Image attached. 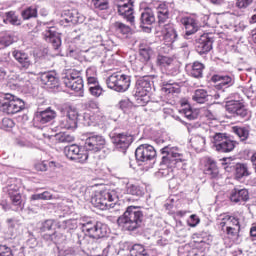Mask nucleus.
<instances>
[{"mask_svg": "<svg viewBox=\"0 0 256 256\" xmlns=\"http://www.w3.org/2000/svg\"><path fill=\"white\" fill-rule=\"evenodd\" d=\"M80 225L82 227L83 234L78 235V243L83 247L93 243L95 239H103V237H107V233H109V227L107 224H103L102 222L86 219L82 220Z\"/></svg>", "mask_w": 256, "mask_h": 256, "instance_id": "f257e3e1", "label": "nucleus"}, {"mask_svg": "<svg viewBox=\"0 0 256 256\" xmlns=\"http://www.w3.org/2000/svg\"><path fill=\"white\" fill-rule=\"evenodd\" d=\"M156 9L158 24L160 27L162 26L164 43L166 45H173V43H175L178 39L179 35L177 34L175 25L173 23H167V21H169V15L171 14V4L167 2L160 3Z\"/></svg>", "mask_w": 256, "mask_h": 256, "instance_id": "f03ea898", "label": "nucleus"}, {"mask_svg": "<svg viewBox=\"0 0 256 256\" xmlns=\"http://www.w3.org/2000/svg\"><path fill=\"white\" fill-rule=\"evenodd\" d=\"M162 155V165H166L170 170H163L161 173L164 177L167 175H171L173 173V169L175 167H181V163H185L187 158H185V154L181 152V150L177 147L165 146L160 150Z\"/></svg>", "mask_w": 256, "mask_h": 256, "instance_id": "7ed1b4c3", "label": "nucleus"}, {"mask_svg": "<svg viewBox=\"0 0 256 256\" xmlns=\"http://www.w3.org/2000/svg\"><path fill=\"white\" fill-rule=\"evenodd\" d=\"M117 222L124 231H136L143 223V212L137 207L129 206L124 214L118 218Z\"/></svg>", "mask_w": 256, "mask_h": 256, "instance_id": "20e7f679", "label": "nucleus"}, {"mask_svg": "<svg viewBox=\"0 0 256 256\" xmlns=\"http://www.w3.org/2000/svg\"><path fill=\"white\" fill-rule=\"evenodd\" d=\"M119 201V195L115 190H104L96 194L91 203L97 209L101 211H107L108 209H113Z\"/></svg>", "mask_w": 256, "mask_h": 256, "instance_id": "39448f33", "label": "nucleus"}, {"mask_svg": "<svg viewBox=\"0 0 256 256\" xmlns=\"http://www.w3.org/2000/svg\"><path fill=\"white\" fill-rule=\"evenodd\" d=\"M25 109V102L12 94H5L0 98V111L6 115H15Z\"/></svg>", "mask_w": 256, "mask_h": 256, "instance_id": "423d86ee", "label": "nucleus"}, {"mask_svg": "<svg viewBox=\"0 0 256 256\" xmlns=\"http://www.w3.org/2000/svg\"><path fill=\"white\" fill-rule=\"evenodd\" d=\"M106 83L109 89L125 93L131 87V76L123 72H115L107 78Z\"/></svg>", "mask_w": 256, "mask_h": 256, "instance_id": "0eeeda50", "label": "nucleus"}, {"mask_svg": "<svg viewBox=\"0 0 256 256\" xmlns=\"http://www.w3.org/2000/svg\"><path fill=\"white\" fill-rule=\"evenodd\" d=\"M211 142L218 153H231L237 147V142L225 133H216L212 136Z\"/></svg>", "mask_w": 256, "mask_h": 256, "instance_id": "6e6552de", "label": "nucleus"}, {"mask_svg": "<svg viewBox=\"0 0 256 256\" xmlns=\"http://www.w3.org/2000/svg\"><path fill=\"white\" fill-rule=\"evenodd\" d=\"M64 155L70 161H75L76 163H87L89 159V152L85 150V148H81L76 144L66 146L64 148Z\"/></svg>", "mask_w": 256, "mask_h": 256, "instance_id": "1a4fd4ad", "label": "nucleus"}, {"mask_svg": "<svg viewBox=\"0 0 256 256\" xmlns=\"http://www.w3.org/2000/svg\"><path fill=\"white\" fill-rule=\"evenodd\" d=\"M151 91V80L148 77L139 78L136 82L135 95L138 103L145 105L149 103V92Z\"/></svg>", "mask_w": 256, "mask_h": 256, "instance_id": "9d476101", "label": "nucleus"}, {"mask_svg": "<svg viewBox=\"0 0 256 256\" xmlns=\"http://www.w3.org/2000/svg\"><path fill=\"white\" fill-rule=\"evenodd\" d=\"M110 138L114 147L122 151V153H125L131 146V143H133V135L127 132L111 133Z\"/></svg>", "mask_w": 256, "mask_h": 256, "instance_id": "9b49d317", "label": "nucleus"}, {"mask_svg": "<svg viewBox=\"0 0 256 256\" xmlns=\"http://www.w3.org/2000/svg\"><path fill=\"white\" fill-rule=\"evenodd\" d=\"M135 157L139 163H149L157 157V150L150 144H142L136 148Z\"/></svg>", "mask_w": 256, "mask_h": 256, "instance_id": "f8f14e48", "label": "nucleus"}, {"mask_svg": "<svg viewBox=\"0 0 256 256\" xmlns=\"http://www.w3.org/2000/svg\"><path fill=\"white\" fill-rule=\"evenodd\" d=\"M79 116L77 109L68 106L62 109V116L60 121H62V127L64 129H77V117Z\"/></svg>", "mask_w": 256, "mask_h": 256, "instance_id": "ddd939ff", "label": "nucleus"}, {"mask_svg": "<svg viewBox=\"0 0 256 256\" xmlns=\"http://www.w3.org/2000/svg\"><path fill=\"white\" fill-rule=\"evenodd\" d=\"M85 140L84 149L86 153L91 151L92 153H99V151L105 149V138L101 135L89 134Z\"/></svg>", "mask_w": 256, "mask_h": 256, "instance_id": "4468645a", "label": "nucleus"}, {"mask_svg": "<svg viewBox=\"0 0 256 256\" xmlns=\"http://www.w3.org/2000/svg\"><path fill=\"white\" fill-rule=\"evenodd\" d=\"M83 119L86 125L93 127H103L107 122V117L101 111L84 113Z\"/></svg>", "mask_w": 256, "mask_h": 256, "instance_id": "2eb2a0df", "label": "nucleus"}, {"mask_svg": "<svg viewBox=\"0 0 256 256\" xmlns=\"http://www.w3.org/2000/svg\"><path fill=\"white\" fill-rule=\"evenodd\" d=\"M180 23L185 28V39H188L189 36L195 35L199 31V21L193 16L182 17Z\"/></svg>", "mask_w": 256, "mask_h": 256, "instance_id": "dca6fc26", "label": "nucleus"}, {"mask_svg": "<svg viewBox=\"0 0 256 256\" xmlns=\"http://www.w3.org/2000/svg\"><path fill=\"white\" fill-rule=\"evenodd\" d=\"M213 49V38L209 34H203L196 43V51L200 55H205Z\"/></svg>", "mask_w": 256, "mask_h": 256, "instance_id": "f3484780", "label": "nucleus"}, {"mask_svg": "<svg viewBox=\"0 0 256 256\" xmlns=\"http://www.w3.org/2000/svg\"><path fill=\"white\" fill-rule=\"evenodd\" d=\"M158 65L161 67V69H164L167 75L175 76L177 73H179V69L175 67V64H173V59L171 57L167 56H158Z\"/></svg>", "mask_w": 256, "mask_h": 256, "instance_id": "a211bd4d", "label": "nucleus"}, {"mask_svg": "<svg viewBox=\"0 0 256 256\" xmlns=\"http://www.w3.org/2000/svg\"><path fill=\"white\" fill-rule=\"evenodd\" d=\"M45 40L54 47V49H59L61 47V37L55 32V27L47 26L46 30L43 32Z\"/></svg>", "mask_w": 256, "mask_h": 256, "instance_id": "6ab92c4d", "label": "nucleus"}, {"mask_svg": "<svg viewBox=\"0 0 256 256\" xmlns=\"http://www.w3.org/2000/svg\"><path fill=\"white\" fill-rule=\"evenodd\" d=\"M117 9L119 15L125 17L130 23L135 21V17H133V4H131L129 0H126V2H119Z\"/></svg>", "mask_w": 256, "mask_h": 256, "instance_id": "aec40b11", "label": "nucleus"}, {"mask_svg": "<svg viewBox=\"0 0 256 256\" xmlns=\"http://www.w3.org/2000/svg\"><path fill=\"white\" fill-rule=\"evenodd\" d=\"M12 57L19 63L21 69H29L31 65H33V61H31V57L29 54L25 53L21 50H14L12 52Z\"/></svg>", "mask_w": 256, "mask_h": 256, "instance_id": "412c9836", "label": "nucleus"}, {"mask_svg": "<svg viewBox=\"0 0 256 256\" xmlns=\"http://www.w3.org/2000/svg\"><path fill=\"white\" fill-rule=\"evenodd\" d=\"M249 199V190L247 188H234L230 193L232 203H245Z\"/></svg>", "mask_w": 256, "mask_h": 256, "instance_id": "4be33fe9", "label": "nucleus"}, {"mask_svg": "<svg viewBox=\"0 0 256 256\" xmlns=\"http://www.w3.org/2000/svg\"><path fill=\"white\" fill-rule=\"evenodd\" d=\"M57 117V113L51 108H47L46 110L37 112L35 115V121L40 123L41 125H45V123H49L53 121Z\"/></svg>", "mask_w": 256, "mask_h": 256, "instance_id": "5701e85b", "label": "nucleus"}, {"mask_svg": "<svg viewBox=\"0 0 256 256\" xmlns=\"http://www.w3.org/2000/svg\"><path fill=\"white\" fill-rule=\"evenodd\" d=\"M64 21L65 23L77 25V23H83V21H85V16H83V14L79 13L77 10H68L65 12Z\"/></svg>", "mask_w": 256, "mask_h": 256, "instance_id": "b1692460", "label": "nucleus"}, {"mask_svg": "<svg viewBox=\"0 0 256 256\" xmlns=\"http://www.w3.org/2000/svg\"><path fill=\"white\" fill-rule=\"evenodd\" d=\"M40 81L42 85H46L48 89H53V87H57V84L59 83V79L55 77V74L53 72H45L41 74Z\"/></svg>", "mask_w": 256, "mask_h": 256, "instance_id": "393cba45", "label": "nucleus"}, {"mask_svg": "<svg viewBox=\"0 0 256 256\" xmlns=\"http://www.w3.org/2000/svg\"><path fill=\"white\" fill-rule=\"evenodd\" d=\"M204 173L208 175L210 179H217V177H219V168L217 167V162L211 158H208Z\"/></svg>", "mask_w": 256, "mask_h": 256, "instance_id": "a878e982", "label": "nucleus"}, {"mask_svg": "<svg viewBox=\"0 0 256 256\" xmlns=\"http://www.w3.org/2000/svg\"><path fill=\"white\" fill-rule=\"evenodd\" d=\"M113 27H114L115 33H117V35L122 37V39H129V37H131L132 35L131 27L121 22H115L113 24Z\"/></svg>", "mask_w": 256, "mask_h": 256, "instance_id": "bb28decb", "label": "nucleus"}, {"mask_svg": "<svg viewBox=\"0 0 256 256\" xmlns=\"http://www.w3.org/2000/svg\"><path fill=\"white\" fill-rule=\"evenodd\" d=\"M212 81L218 83L220 87H225L226 89L234 85L235 80L229 75H214L212 76Z\"/></svg>", "mask_w": 256, "mask_h": 256, "instance_id": "cd10ccee", "label": "nucleus"}, {"mask_svg": "<svg viewBox=\"0 0 256 256\" xmlns=\"http://www.w3.org/2000/svg\"><path fill=\"white\" fill-rule=\"evenodd\" d=\"M224 231L230 237V239L237 240L239 239V232L241 231V224H239V220H233V224L226 226Z\"/></svg>", "mask_w": 256, "mask_h": 256, "instance_id": "c85d7f7f", "label": "nucleus"}, {"mask_svg": "<svg viewBox=\"0 0 256 256\" xmlns=\"http://www.w3.org/2000/svg\"><path fill=\"white\" fill-rule=\"evenodd\" d=\"M155 23V14L153 10L146 8L140 17V27H145L146 25H153Z\"/></svg>", "mask_w": 256, "mask_h": 256, "instance_id": "c756f323", "label": "nucleus"}, {"mask_svg": "<svg viewBox=\"0 0 256 256\" xmlns=\"http://www.w3.org/2000/svg\"><path fill=\"white\" fill-rule=\"evenodd\" d=\"M79 78H81V71L75 70V69L67 70L66 73H64L62 76V80L65 87H67L68 85H71L72 81H75Z\"/></svg>", "mask_w": 256, "mask_h": 256, "instance_id": "7c9ffc66", "label": "nucleus"}, {"mask_svg": "<svg viewBox=\"0 0 256 256\" xmlns=\"http://www.w3.org/2000/svg\"><path fill=\"white\" fill-rule=\"evenodd\" d=\"M9 199L14 211H23V209H25V202L23 201V196L21 194L9 196Z\"/></svg>", "mask_w": 256, "mask_h": 256, "instance_id": "2f4dec72", "label": "nucleus"}, {"mask_svg": "<svg viewBox=\"0 0 256 256\" xmlns=\"http://www.w3.org/2000/svg\"><path fill=\"white\" fill-rule=\"evenodd\" d=\"M209 93L205 89H197L192 96L193 101L199 104L207 103L209 101Z\"/></svg>", "mask_w": 256, "mask_h": 256, "instance_id": "473e14b6", "label": "nucleus"}, {"mask_svg": "<svg viewBox=\"0 0 256 256\" xmlns=\"http://www.w3.org/2000/svg\"><path fill=\"white\" fill-rule=\"evenodd\" d=\"M249 175H251V171H249V166H247V164L236 165L235 178L238 181H241V179L245 177H249Z\"/></svg>", "mask_w": 256, "mask_h": 256, "instance_id": "72a5a7b5", "label": "nucleus"}, {"mask_svg": "<svg viewBox=\"0 0 256 256\" xmlns=\"http://www.w3.org/2000/svg\"><path fill=\"white\" fill-rule=\"evenodd\" d=\"M205 69V65L199 61H196L192 64L190 75L191 77H194L195 79H200V77H203V71Z\"/></svg>", "mask_w": 256, "mask_h": 256, "instance_id": "f704fd0d", "label": "nucleus"}, {"mask_svg": "<svg viewBox=\"0 0 256 256\" xmlns=\"http://www.w3.org/2000/svg\"><path fill=\"white\" fill-rule=\"evenodd\" d=\"M161 91L167 97H171V95H174V93H181V88L177 84H164Z\"/></svg>", "mask_w": 256, "mask_h": 256, "instance_id": "c9c22d12", "label": "nucleus"}, {"mask_svg": "<svg viewBox=\"0 0 256 256\" xmlns=\"http://www.w3.org/2000/svg\"><path fill=\"white\" fill-rule=\"evenodd\" d=\"M126 193L128 195H133L134 197H143L145 192L139 185L127 184Z\"/></svg>", "mask_w": 256, "mask_h": 256, "instance_id": "e433bc0d", "label": "nucleus"}, {"mask_svg": "<svg viewBox=\"0 0 256 256\" xmlns=\"http://www.w3.org/2000/svg\"><path fill=\"white\" fill-rule=\"evenodd\" d=\"M220 219V227H222V231H225V227H229V225L233 224V221H239L238 218L230 216L229 214H221L219 216Z\"/></svg>", "mask_w": 256, "mask_h": 256, "instance_id": "4c0bfd02", "label": "nucleus"}, {"mask_svg": "<svg viewBox=\"0 0 256 256\" xmlns=\"http://www.w3.org/2000/svg\"><path fill=\"white\" fill-rule=\"evenodd\" d=\"M66 87L72 91H75L76 93H83V77L76 78V80L70 82V85Z\"/></svg>", "mask_w": 256, "mask_h": 256, "instance_id": "58836bf2", "label": "nucleus"}, {"mask_svg": "<svg viewBox=\"0 0 256 256\" xmlns=\"http://www.w3.org/2000/svg\"><path fill=\"white\" fill-rule=\"evenodd\" d=\"M152 52L151 47L141 46L139 49L140 61H142V63H147V61L151 59Z\"/></svg>", "mask_w": 256, "mask_h": 256, "instance_id": "ea45409f", "label": "nucleus"}, {"mask_svg": "<svg viewBox=\"0 0 256 256\" xmlns=\"http://www.w3.org/2000/svg\"><path fill=\"white\" fill-rule=\"evenodd\" d=\"M15 38L11 33H4L0 36V47L5 48L9 47V45H13Z\"/></svg>", "mask_w": 256, "mask_h": 256, "instance_id": "a19ab883", "label": "nucleus"}, {"mask_svg": "<svg viewBox=\"0 0 256 256\" xmlns=\"http://www.w3.org/2000/svg\"><path fill=\"white\" fill-rule=\"evenodd\" d=\"M240 107H241V102L237 100L226 101L225 109L228 113H231V115H235V113H237V110Z\"/></svg>", "mask_w": 256, "mask_h": 256, "instance_id": "79ce46f5", "label": "nucleus"}, {"mask_svg": "<svg viewBox=\"0 0 256 256\" xmlns=\"http://www.w3.org/2000/svg\"><path fill=\"white\" fill-rule=\"evenodd\" d=\"M232 131L233 133H235V135L239 137L240 141H245L249 137V130H247L246 128L234 126L232 128Z\"/></svg>", "mask_w": 256, "mask_h": 256, "instance_id": "37998d69", "label": "nucleus"}, {"mask_svg": "<svg viewBox=\"0 0 256 256\" xmlns=\"http://www.w3.org/2000/svg\"><path fill=\"white\" fill-rule=\"evenodd\" d=\"M130 255L131 256H149V254H147V250H145V247L141 244H135L130 250Z\"/></svg>", "mask_w": 256, "mask_h": 256, "instance_id": "c03bdc74", "label": "nucleus"}, {"mask_svg": "<svg viewBox=\"0 0 256 256\" xmlns=\"http://www.w3.org/2000/svg\"><path fill=\"white\" fill-rule=\"evenodd\" d=\"M21 15L25 21H27L29 19H33V18L37 17V8L30 6V7L26 8L25 10H23Z\"/></svg>", "mask_w": 256, "mask_h": 256, "instance_id": "a18cd8bd", "label": "nucleus"}, {"mask_svg": "<svg viewBox=\"0 0 256 256\" xmlns=\"http://www.w3.org/2000/svg\"><path fill=\"white\" fill-rule=\"evenodd\" d=\"M4 23H10L11 25H21L19 17L15 15V12L10 11L6 13V18L3 20Z\"/></svg>", "mask_w": 256, "mask_h": 256, "instance_id": "49530a36", "label": "nucleus"}, {"mask_svg": "<svg viewBox=\"0 0 256 256\" xmlns=\"http://www.w3.org/2000/svg\"><path fill=\"white\" fill-rule=\"evenodd\" d=\"M192 147L199 151L205 147V138L202 136H196L191 140Z\"/></svg>", "mask_w": 256, "mask_h": 256, "instance_id": "de8ad7c7", "label": "nucleus"}, {"mask_svg": "<svg viewBox=\"0 0 256 256\" xmlns=\"http://www.w3.org/2000/svg\"><path fill=\"white\" fill-rule=\"evenodd\" d=\"M51 199H53V195H51V192L49 191H45L40 194H34L31 196V201H39V200L49 201Z\"/></svg>", "mask_w": 256, "mask_h": 256, "instance_id": "09e8293b", "label": "nucleus"}, {"mask_svg": "<svg viewBox=\"0 0 256 256\" xmlns=\"http://www.w3.org/2000/svg\"><path fill=\"white\" fill-rule=\"evenodd\" d=\"M21 186L17 184V182L13 181L11 184L8 185L7 191H8V196H13V195H20L21 194Z\"/></svg>", "mask_w": 256, "mask_h": 256, "instance_id": "8fccbe9b", "label": "nucleus"}, {"mask_svg": "<svg viewBox=\"0 0 256 256\" xmlns=\"http://www.w3.org/2000/svg\"><path fill=\"white\" fill-rule=\"evenodd\" d=\"M91 1L95 9H99L100 11H105V9H109V0H91Z\"/></svg>", "mask_w": 256, "mask_h": 256, "instance_id": "3c124183", "label": "nucleus"}, {"mask_svg": "<svg viewBox=\"0 0 256 256\" xmlns=\"http://www.w3.org/2000/svg\"><path fill=\"white\" fill-rule=\"evenodd\" d=\"M56 137L60 143H73L75 141V137L67 133L57 134Z\"/></svg>", "mask_w": 256, "mask_h": 256, "instance_id": "603ef678", "label": "nucleus"}, {"mask_svg": "<svg viewBox=\"0 0 256 256\" xmlns=\"http://www.w3.org/2000/svg\"><path fill=\"white\" fill-rule=\"evenodd\" d=\"M88 91L93 97H101V95H103V88L101 87V85L90 86L88 88Z\"/></svg>", "mask_w": 256, "mask_h": 256, "instance_id": "864d4df0", "label": "nucleus"}, {"mask_svg": "<svg viewBox=\"0 0 256 256\" xmlns=\"http://www.w3.org/2000/svg\"><path fill=\"white\" fill-rule=\"evenodd\" d=\"M237 117H247L249 115V110L245 108V105L243 103L240 104V107L236 110L235 114Z\"/></svg>", "mask_w": 256, "mask_h": 256, "instance_id": "5fc2aeb1", "label": "nucleus"}, {"mask_svg": "<svg viewBox=\"0 0 256 256\" xmlns=\"http://www.w3.org/2000/svg\"><path fill=\"white\" fill-rule=\"evenodd\" d=\"M179 256H203V253H201L199 250L193 248L190 250H187L186 252L179 251Z\"/></svg>", "mask_w": 256, "mask_h": 256, "instance_id": "6e6d98bb", "label": "nucleus"}, {"mask_svg": "<svg viewBox=\"0 0 256 256\" xmlns=\"http://www.w3.org/2000/svg\"><path fill=\"white\" fill-rule=\"evenodd\" d=\"M51 229H53V220H46L42 222L40 227V231H42V233H45V231H51Z\"/></svg>", "mask_w": 256, "mask_h": 256, "instance_id": "4d7b16f0", "label": "nucleus"}, {"mask_svg": "<svg viewBox=\"0 0 256 256\" xmlns=\"http://www.w3.org/2000/svg\"><path fill=\"white\" fill-rule=\"evenodd\" d=\"M84 105L86 109H99V102L94 99H89Z\"/></svg>", "mask_w": 256, "mask_h": 256, "instance_id": "13d9d810", "label": "nucleus"}, {"mask_svg": "<svg viewBox=\"0 0 256 256\" xmlns=\"http://www.w3.org/2000/svg\"><path fill=\"white\" fill-rule=\"evenodd\" d=\"M251 3H253V0H237L236 7L238 9H247Z\"/></svg>", "mask_w": 256, "mask_h": 256, "instance_id": "bf43d9fd", "label": "nucleus"}, {"mask_svg": "<svg viewBox=\"0 0 256 256\" xmlns=\"http://www.w3.org/2000/svg\"><path fill=\"white\" fill-rule=\"evenodd\" d=\"M44 237L49 241H54L55 243H61V237L63 236H61V234L53 233L49 235L46 234Z\"/></svg>", "mask_w": 256, "mask_h": 256, "instance_id": "052dcab7", "label": "nucleus"}, {"mask_svg": "<svg viewBox=\"0 0 256 256\" xmlns=\"http://www.w3.org/2000/svg\"><path fill=\"white\" fill-rule=\"evenodd\" d=\"M0 256H13V251L5 245H0Z\"/></svg>", "mask_w": 256, "mask_h": 256, "instance_id": "680f3d73", "label": "nucleus"}, {"mask_svg": "<svg viewBox=\"0 0 256 256\" xmlns=\"http://www.w3.org/2000/svg\"><path fill=\"white\" fill-rule=\"evenodd\" d=\"M199 221V217L195 214H192L188 219V225L190 227H197V225H199Z\"/></svg>", "mask_w": 256, "mask_h": 256, "instance_id": "e2e57ef3", "label": "nucleus"}, {"mask_svg": "<svg viewBox=\"0 0 256 256\" xmlns=\"http://www.w3.org/2000/svg\"><path fill=\"white\" fill-rule=\"evenodd\" d=\"M91 77H97V68L95 66H91L86 69V79Z\"/></svg>", "mask_w": 256, "mask_h": 256, "instance_id": "0e129e2a", "label": "nucleus"}, {"mask_svg": "<svg viewBox=\"0 0 256 256\" xmlns=\"http://www.w3.org/2000/svg\"><path fill=\"white\" fill-rule=\"evenodd\" d=\"M87 85L89 87H97L99 85V80L97 79V76L87 78Z\"/></svg>", "mask_w": 256, "mask_h": 256, "instance_id": "69168bd1", "label": "nucleus"}, {"mask_svg": "<svg viewBox=\"0 0 256 256\" xmlns=\"http://www.w3.org/2000/svg\"><path fill=\"white\" fill-rule=\"evenodd\" d=\"M119 105L122 111H127V109L131 107V101H129V99H124L119 102Z\"/></svg>", "mask_w": 256, "mask_h": 256, "instance_id": "338daca9", "label": "nucleus"}, {"mask_svg": "<svg viewBox=\"0 0 256 256\" xmlns=\"http://www.w3.org/2000/svg\"><path fill=\"white\" fill-rule=\"evenodd\" d=\"M180 113H183L186 119H189L190 121L195 119V116H193V111H191V109H183L182 111H180Z\"/></svg>", "mask_w": 256, "mask_h": 256, "instance_id": "774afa93", "label": "nucleus"}]
</instances>
